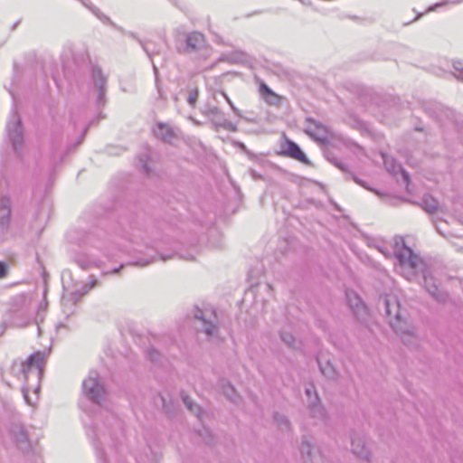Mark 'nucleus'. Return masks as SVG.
<instances>
[{
	"mask_svg": "<svg viewBox=\"0 0 463 463\" xmlns=\"http://www.w3.org/2000/svg\"><path fill=\"white\" fill-rule=\"evenodd\" d=\"M393 255L395 270L408 280L423 279L426 290L438 301L447 298L446 292L436 284L430 267L424 260L405 244L402 237L394 238Z\"/></svg>",
	"mask_w": 463,
	"mask_h": 463,
	"instance_id": "obj_1",
	"label": "nucleus"
},
{
	"mask_svg": "<svg viewBox=\"0 0 463 463\" xmlns=\"http://www.w3.org/2000/svg\"><path fill=\"white\" fill-rule=\"evenodd\" d=\"M383 306L390 326L401 335L402 339L405 342V337L412 336L414 328L407 323L397 298L395 297L384 298Z\"/></svg>",
	"mask_w": 463,
	"mask_h": 463,
	"instance_id": "obj_2",
	"label": "nucleus"
},
{
	"mask_svg": "<svg viewBox=\"0 0 463 463\" xmlns=\"http://www.w3.org/2000/svg\"><path fill=\"white\" fill-rule=\"evenodd\" d=\"M194 317L209 341L217 342L221 339L218 318L214 311L196 309Z\"/></svg>",
	"mask_w": 463,
	"mask_h": 463,
	"instance_id": "obj_3",
	"label": "nucleus"
},
{
	"mask_svg": "<svg viewBox=\"0 0 463 463\" xmlns=\"http://www.w3.org/2000/svg\"><path fill=\"white\" fill-rule=\"evenodd\" d=\"M82 390L89 400L99 405L101 404L106 394V390L99 383V375L95 372H91L83 381Z\"/></svg>",
	"mask_w": 463,
	"mask_h": 463,
	"instance_id": "obj_4",
	"label": "nucleus"
},
{
	"mask_svg": "<svg viewBox=\"0 0 463 463\" xmlns=\"http://www.w3.org/2000/svg\"><path fill=\"white\" fill-rule=\"evenodd\" d=\"M6 131L14 152L20 155L24 144V134L20 117L15 110H13L11 113L10 119L6 126Z\"/></svg>",
	"mask_w": 463,
	"mask_h": 463,
	"instance_id": "obj_5",
	"label": "nucleus"
},
{
	"mask_svg": "<svg viewBox=\"0 0 463 463\" xmlns=\"http://www.w3.org/2000/svg\"><path fill=\"white\" fill-rule=\"evenodd\" d=\"M97 279L90 276L88 281L79 289L64 295L62 298V307L65 314L70 315L73 313V307L91 289L97 285Z\"/></svg>",
	"mask_w": 463,
	"mask_h": 463,
	"instance_id": "obj_6",
	"label": "nucleus"
},
{
	"mask_svg": "<svg viewBox=\"0 0 463 463\" xmlns=\"http://www.w3.org/2000/svg\"><path fill=\"white\" fill-rule=\"evenodd\" d=\"M45 354L43 352H36L31 354L27 360L21 364V373L25 381L30 376H34L39 380L43 374V366L44 363Z\"/></svg>",
	"mask_w": 463,
	"mask_h": 463,
	"instance_id": "obj_7",
	"label": "nucleus"
},
{
	"mask_svg": "<svg viewBox=\"0 0 463 463\" xmlns=\"http://www.w3.org/2000/svg\"><path fill=\"white\" fill-rule=\"evenodd\" d=\"M204 44V35L199 32H192L185 34L184 43L176 41V49L179 52H194L201 50Z\"/></svg>",
	"mask_w": 463,
	"mask_h": 463,
	"instance_id": "obj_8",
	"label": "nucleus"
},
{
	"mask_svg": "<svg viewBox=\"0 0 463 463\" xmlns=\"http://www.w3.org/2000/svg\"><path fill=\"white\" fill-rule=\"evenodd\" d=\"M351 451L360 460L371 462L372 452L366 445L364 436L360 434H353L351 437Z\"/></svg>",
	"mask_w": 463,
	"mask_h": 463,
	"instance_id": "obj_9",
	"label": "nucleus"
},
{
	"mask_svg": "<svg viewBox=\"0 0 463 463\" xmlns=\"http://www.w3.org/2000/svg\"><path fill=\"white\" fill-rule=\"evenodd\" d=\"M345 296L347 304L352 309L355 317L358 320L364 322L366 320L368 312L365 305L363 303L358 294L353 290H347L345 292Z\"/></svg>",
	"mask_w": 463,
	"mask_h": 463,
	"instance_id": "obj_10",
	"label": "nucleus"
},
{
	"mask_svg": "<svg viewBox=\"0 0 463 463\" xmlns=\"http://www.w3.org/2000/svg\"><path fill=\"white\" fill-rule=\"evenodd\" d=\"M305 132L312 138L319 142H327L329 138L327 128L321 123L310 118H307Z\"/></svg>",
	"mask_w": 463,
	"mask_h": 463,
	"instance_id": "obj_11",
	"label": "nucleus"
},
{
	"mask_svg": "<svg viewBox=\"0 0 463 463\" xmlns=\"http://www.w3.org/2000/svg\"><path fill=\"white\" fill-rule=\"evenodd\" d=\"M383 164H384L386 170L388 172H390L391 174H392L394 176H396L398 181H400V179L398 177L400 175L402 181L406 185V190L409 191V188H408L409 184H410L409 174L392 156L383 155Z\"/></svg>",
	"mask_w": 463,
	"mask_h": 463,
	"instance_id": "obj_12",
	"label": "nucleus"
},
{
	"mask_svg": "<svg viewBox=\"0 0 463 463\" xmlns=\"http://www.w3.org/2000/svg\"><path fill=\"white\" fill-rule=\"evenodd\" d=\"M92 79L97 90V102L99 105H102L105 103L107 78L103 75L99 67L94 66L92 68Z\"/></svg>",
	"mask_w": 463,
	"mask_h": 463,
	"instance_id": "obj_13",
	"label": "nucleus"
},
{
	"mask_svg": "<svg viewBox=\"0 0 463 463\" xmlns=\"http://www.w3.org/2000/svg\"><path fill=\"white\" fill-rule=\"evenodd\" d=\"M11 214L10 200L5 196L0 197V239L8 229Z\"/></svg>",
	"mask_w": 463,
	"mask_h": 463,
	"instance_id": "obj_14",
	"label": "nucleus"
},
{
	"mask_svg": "<svg viewBox=\"0 0 463 463\" xmlns=\"http://www.w3.org/2000/svg\"><path fill=\"white\" fill-rule=\"evenodd\" d=\"M282 154L294 159H297L301 163L307 165L309 164L308 158L303 153L299 146L291 140H286L285 148L283 149Z\"/></svg>",
	"mask_w": 463,
	"mask_h": 463,
	"instance_id": "obj_15",
	"label": "nucleus"
},
{
	"mask_svg": "<svg viewBox=\"0 0 463 463\" xmlns=\"http://www.w3.org/2000/svg\"><path fill=\"white\" fill-rule=\"evenodd\" d=\"M154 134L164 142L172 143L176 137L175 129L168 124L158 122L154 128Z\"/></svg>",
	"mask_w": 463,
	"mask_h": 463,
	"instance_id": "obj_16",
	"label": "nucleus"
},
{
	"mask_svg": "<svg viewBox=\"0 0 463 463\" xmlns=\"http://www.w3.org/2000/svg\"><path fill=\"white\" fill-rule=\"evenodd\" d=\"M74 262L82 269H89L92 267L100 268L102 261L86 253H77L73 258Z\"/></svg>",
	"mask_w": 463,
	"mask_h": 463,
	"instance_id": "obj_17",
	"label": "nucleus"
},
{
	"mask_svg": "<svg viewBox=\"0 0 463 463\" xmlns=\"http://www.w3.org/2000/svg\"><path fill=\"white\" fill-rule=\"evenodd\" d=\"M10 432H11V435L14 438L16 445L21 449H25L29 447L28 436H27L25 430L24 429V427L22 425L14 424L11 427Z\"/></svg>",
	"mask_w": 463,
	"mask_h": 463,
	"instance_id": "obj_18",
	"label": "nucleus"
},
{
	"mask_svg": "<svg viewBox=\"0 0 463 463\" xmlns=\"http://www.w3.org/2000/svg\"><path fill=\"white\" fill-rule=\"evenodd\" d=\"M82 4L104 24L118 28L111 19L104 14L98 7L91 4L90 0L82 1Z\"/></svg>",
	"mask_w": 463,
	"mask_h": 463,
	"instance_id": "obj_19",
	"label": "nucleus"
},
{
	"mask_svg": "<svg viewBox=\"0 0 463 463\" xmlns=\"http://www.w3.org/2000/svg\"><path fill=\"white\" fill-rule=\"evenodd\" d=\"M420 207L429 213H434L440 210L438 201L430 194H425L422 197Z\"/></svg>",
	"mask_w": 463,
	"mask_h": 463,
	"instance_id": "obj_20",
	"label": "nucleus"
},
{
	"mask_svg": "<svg viewBox=\"0 0 463 463\" xmlns=\"http://www.w3.org/2000/svg\"><path fill=\"white\" fill-rule=\"evenodd\" d=\"M308 410L312 417L317 419H324L326 416V411L319 402L318 396H316L315 401H308Z\"/></svg>",
	"mask_w": 463,
	"mask_h": 463,
	"instance_id": "obj_21",
	"label": "nucleus"
},
{
	"mask_svg": "<svg viewBox=\"0 0 463 463\" xmlns=\"http://www.w3.org/2000/svg\"><path fill=\"white\" fill-rule=\"evenodd\" d=\"M317 363L321 373L328 379H335L338 376V372L329 360L325 363L317 360Z\"/></svg>",
	"mask_w": 463,
	"mask_h": 463,
	"instance_id": "obj_22",
	"label": "nucleus"
},
{
	"mask_svg": "<svg viewBox=\"0 0 463 463\" xmlns=\"http://www.w3.org/2000/svg\"><path fill=\"white\" fill-rule=\"evenodd\" d=\"M312 448V444L307 439H303L300 452L304 460L313 462Z\"/></svg>",
	"mask_w": 463,
	"mask_h": 463,
	"instance_id": "obj_23",
	"label": "nucleus"
},
{
	"mask_svg": "<svg viewBox=\"0 0 463 463\" xmlns=\"http://www.w3.org/2000/svg\"><path fill=\"white\" fill-rule=\"evenodd\" d=\"M220 387L222 389V392L227 398H229L232 402H235V389L229 382L222 380L220 383Z\"/></svg>",
	"mask_w": 463,
	"mask_h": 463,
	"instance_id": "obj_24",
	"label": "nucleus"
},
{
	"mask_svg": "<svg viewBox=\"0 0 463 463\" xmlns=\"http://www.w3.org/2000/svg\"><path fill=\"white\" fill-rule=\"evenodd\" d=\"M274 420L276 421L278 427L281 430H288L289 428H290V422L288 420V419L283 415V414H279V413H275L274 414Z\"/></svg>",
	"mask_w": 463,
	"mask_h": 463,
	"instance_id": "obj_25",
	"label": "nucleus"
},
{
	"mask_svg": "<svg viewBox=\"0 0 463 463\" xmlns=\"http://www.w3.org/2000/svg\"><path fill=\"white\" fill-rule=\"evenodd\" d=\"M221 118H222L220 120H215L216 127H221V128H224L225 130H228L231 132H236L238 130L237 126L234 123H232V121L226 119L223 115Z\"/></svg>",
	"mask_w": 463,
	"mask_h": 463,
	"instance_id": "obj_26",
	"label": "nucleus"
},
{
	"mask_svg": "<svg viewBox=\"0 0 463 463\" xmlns=\"http://www.w3.org/2000/svg\"><path fill=\"white\" fill-rule=\"evenodd\" d=\"M182 400L189 411H191L197 416H200L201 408L197 404H195L189 396L182 394Z\"/></svg>",
	"mask_w": 463,
	"mask_h": 463,
	"instance_id": "obj_27",
	"label": "nucleus"
},
{
	"mask_svg": "<svg viewBox=\"0 0 463 463\" xmlns=\"http://www.w3.org/2000/svg\"><path fill=\"white\" fill-rule=\"evenodd\" d=\"M199 96V90L197 87H192L188 90V95L186 97V100L188 104L192 107H194Z\"/></svg>",
	"mask_w": 463,
	"mask_h": 463,
	"instance_id": "obj_28",
	"label": "nucleus"
},
{
	"mask_svg": "<svg viewBox=\"0 0 463 463\" xmlns=\"http://www.w3.org/2000/svg\"><path fill=\"white\" fill-rule=\"evenodd\" d=\"M281 340L288 346L296 348V340L294 335L288 332H280Z\"/></svg>",
	"mask_w": 463,
	"mask_h": 463,
	"instance_id": "obj_29",
	"label": "nucleus"
},
{
	"mask_svg": "<svg viewBox=\"0 0 463 463\" xmlns=\"http://www.w3.org/2000/svg\"><path fill=\"white\" fill-rule=\"evenodd\" d=\"M203 114L209 118L213 116H219L221 118L223 114L217 106H208L203 109Z\"/></svg>",
	"mask_w": 463,
	"mask_h": 463,
	"instance_id": "obj_30",
	"label": "nucleus"
},
{
	"mask_svg": "<svg viewBox=\"0 0 463 463\" xmlns=\"http://www.w3.org/2000/svg\"><path fill=\"white\" fill-rule=\"evenodd\" d=\"M454 76L463 81V61H456L453 62Z\"/></svg>",
	"mask_w": 463,
	"mask_h": 463,
	"instance_id": "obj_31",
	"label": "nucleus"
},
{
	"mask_svg": "<svg viewBox=\"0 0 463 463\" xmlns=\"http://www.w3.org/2000/svg\"><path fill=\"white\" fill-rule=\"evenodd\" d=\"M433 223L436 228V231L441 234L442 236L446 237L449 234V232H446L444 229V226L447 225L446 222H442L441 220L433 219Z\"/></svg>",
	"mask_w": 463,
	"mask_h": 463,
	"instance_id": "obj_32",
	"label": "nucleus"
},
{
	"mask_svg": "<svg viewBox=\"0 0 463 463\" xmlns=\"http://www.w3.org/2000/svg\"><path fill=\"white\" fill-rule=\"evenodd\" d=\"M126 34L135 40H137L138 42V43L141 45L142 49L146 52V53L151 57V52L147 47V44L146 42L142 41L141 39H139L136 33H132V32H127Z\"/></svg>",
	"mask_w": 463,
	"mask_h": 463,
	"instance_id": "obj_33",
	"label": "nucleus"
},
{
	"mask_svg": "<svg viewBox=\"0 0 463 463\" xmlns=\"http://www.w3.org/2000/svg\"><path fill=\"white\" fill-rule=\"evenodd\" d=\"M326 158L328 161H330L333 165H335L340 170L346 171L345 165L343 162H341L340 160H338L337 158H335L334 156L331 157L329 154H326Z\"/></svg>",
	"mask_w": 463,
	"mask_h": 463,
	"instance_id": "obj_34",
	"label": "nucleus"
},
{
	"mask_svg": "<svg viewBox=\"0 0 463 463\" xmlns=\"http://www.w3.org/2000/svg\"><path fill=\"white\" fill-rule=\"evenodd\" d=\"M306 395L308 397V401H315L316 396H317L315 386L313 384H309L305 389Z\"/></svg>",
	"mask_w": 463,
	"mask_h": 463,
	"instance_id": "obj_35",
	"label": "nucleus"
},
{
	"mask_svg": "<svg viewBox=\"0 0 463 463\" xmlns=\"http://www.w3.org/2000/svg\"><path fill=\"white\" fill-rule=\"evenodd\" d=\"M264 99L266 100L267 103L275 105L279 102V96L277 94H275L274 92H272V93L267 94L264 97Z\"/></svg>",
	"mask_w": 463,
	"mask_h": 463,
	"instance_id": "obj_36",
	"label": "nucleus"
},
{
	"mask_svg": "<svg viewBox=\"0 0 463 463\" xmlns=\"http://www.w3.org/2000/svg\"><path fill=\"white\" fill-rule=\"evenodd\" d=\"M222 95L224 97V99H226V101L228 102V104L232 108V111L235 113V115L238 116V117H241V110L234 106V104L230 99V98L224 92H222Z\"/></svg>",
	"mask_w": 463,
	"mask_h": 463,
	"instance_id": "obj_37",
	"label": "nucleus"
},
{
	"mask_svg": "<svg viewBox=\"0 0 463 463\" xmlns=\"http://www.w3.org/2000/svg\"><path fill=\"white\" fill-rule=\"evenodd\" d=\"M147 159H148V156L146 155V159L143 157H140L139 161H140V164H141L144 173L146 175H149L151 172V169L148 166Z\"/></svg>",
	"mask_w": 463,
	"mask_h": 463,
	"instance_id": "obj_38",
	"label": "nucleus"
},
{
	"mask_svg": "<svg viewBox=\"0 0 463 463\" xmlns=\"http://www.w3.org/2000/svg\"><path fill=\"white\" fill-rule=\"evenodd\" d=\"M8 265L4 261H0V279H4L7 276Z\"/></svg>",
	"mask_w": 463,
	"mask_h": 463,
	"instance_id": "obj_39",
	"label": "nucleus"
},
{
	"mask_svg": "<svg viewBox=\"0 0 463 463\" xmlns=\"http://www.w3.org/2000/svg\"><path fill=\"white\" fill-rule=\"evenodd\" d=\"M149 358L151 361L153 362H156L158 360V357H159V353L155 350V349H150L148 350V353H147Z\"/></svg>",
	"mask_w": 463,
	"mask_h": 463,
	"instance_id": "obj_40",
	"label": "nucleus"
},
{
	"mask_svg": "<svg viewBox=\"0 0 463 463\" xmlns=\"http://www.w3.org/2000/svg\"><path fill=\"white\" fill-rule=\"evenodd\" d=\"M157 260V257H152L151 259L147 260V259H142L140 260H138L137 263L140 266H147L148 264H150L151 262L155 261Z\"/></svg>",
	"mask_w": 463,
	"mask_h": 463,
	"instance_id": "obj_41",
	"label": "nucleus"
},
{
	"mask_svg": "<svg viewBox=\"0 0 463 463\" xmlns=\"http://www.w3.org/2000/svg\"><path fill=\"white\" fill-rule=\"evenodd\" d=\"M260 91H261L263 97H265L267 94L273 92L266 84H261Z\"/></svg>",
	"mask_w": 463,
	"mask_h": 463,
	"instance_id": "obj_42",
	"label": "nucleus"
},
{
	"mask_svg": "<svg viewBox=\"0 0 463 463\" xmlns=\"http://www.w3.org/2000/svg\"><path fill=\"white\" fill-rule=\"evenodd\" d=\"M250 175L251 177L254 179V180H260V179H263V176L259 174L257 171L253 170V169H250Z\"/></svg>",
	"mask_w": 463,
	"mask_h": 463,
	"instance_id": "obj_43",
	"label": "nucleus"
},
{
	"mask_svg": "<svg viewBox=\"0 0 463 463\" xmlns=\"http://www.w3.org/2000/svg\"><path fill=\"white\" fill-rule=\"evenodd\" d=\"M181 257L183 259H184V260H195L194 254H192L190 252H188L186 255H182Z\"/></svg>",
	"mask_w": 463,
	"mask_h": 463,
	"instance_id": "obj_44",
	"label": "nucleus"
},
{
	"mask_svg": "<svg viewBox=\"0 0 463 463\" xmlns=\"http://www.w3.org/2000/svg\"><path fill=\"white\" fill-rule=\"evenodd\" d=\"M159 259L162 260H167L172 258V255L159 254Z\"/></svg>",
	"mask_w": 463,
	"mask_h": 463,
	"instance_id": "obj_45",
	"label": "nucleus"
},
{
	"mask_svg": "<svg viewBox=\"0 0 463 463\" xmlns=\"http://www.w3.org/2000/svg\"><path fill=\"white\" fill-rule=\"evenodd\" d=\"M119 269H120V268H115V269H113L111 271H104V272H103V274H104V275H108V274H109V273H118V270H119Z\"/></svg>",
	"mask_w": 463,
	"mask_h": 463,
	"instance_id": "obj_46",
	"label": "nucleus"
},
{
	"mask_svg": "<svg viewBox=\"0 0 463 463\" xmlns=\"http://www.w3.org/2000/svg\"><path fill=\"white\" fill-rule=\"evenodd\" d=\"M241 118L244 119L245 121L247 122H254V119L253 118H250V117H245L241 114V117H240Z\"/></svg>",
	"mask_w": 463,
	"mask_h": 463,
	"instance_id": "obj_47",
	"label": "nucleus"
},
{
	"mask_svg": "<svg viewBox=\"0 0 463 463\" xmlns=\"http://www.w3.org/2000/svg\"><path fill=\"white\" fill-rule=\"evenodd\" d=\"M222 118H219V116H213L211 118L212 122L215 125V120H220Z\"/></svg>",
	"mask_w": 463,
	"mask_h": 463,
	"instance_id": "obj_48",
	"label": "nucleus"
},
{
	"mask_svg": "<svg viewBox=\"0 0 463 463\" xmlns=\"http://www.w3.org/2000/svg\"><path fill=\"white\" fill-rule=\"evenodd\" d=\"M354 181H355V183H357V184H361L362 186H364V187H365V188H366V186L364 185V184L363 182H361L358 178H356V177H355V178H354ZM367 189H369V188L367 187Z\"/></svg>",
	"mask_w": 463,
	"mask_h": 463,
	"instance_id": "obj_49",
	"label": "nucleus"
},
{
	"mask_svg": "<svg viewBox=\"0 0 463 463\" xmlns=\"http://www.w3.org/2000/svg\"><path fill=\"white\" fill-rule=\"evenodd\" d=\"M379 250L383 253V255L388 256L389 252L385 251L383 248H379Z\"/></svg>",
	"mask_w": 463,
	"mask_h": 463,
	"instance_id": "obj_50",
	"label": "nucleus"
},
{
	"mask_svg": "<svg viewBox=\"0 0 463 463\" xmlns=\"http://www.w3.org/2000/svg\"><path fill=\"white\" fill-rule=\"evenodd\" d=\"M444 5V3L438 4V5H436L435 6L430 7L429 10H434L436 6H438V5Z\"/></svg>",
	"mask_w": 463,
	"mask_h": 463,
	"instance_id": "obj_51",
	"label": "nucleus"
},
{
	"mask_svg": "<svg viewBox=\"0 0 463 463\" xmlns=\"http://www.w3.org/2000/svg\"><path fill=\"white\" fill-rule=\"evenodd\" d=\"M24 399L26 400V402H27L28 403H30V402H29V400H28V397H27V394H26V392H25L24 391Z\"/></svg>",
	"mask_w": 463,
	"mask_h": 463,
	"instance_id": "obj_52",
	"label": "nucleus"
},
{
	"mask_svg": "<svg viewBox=\"0 0 463 463\" xmlns=\"http://www.w3.org/2000/svg\"><path fill=\"white\" fill-rule=\"evenodd\" d=\"M261 14V11H255L252 14Z\"/></svg>",
	"mask_w": 463,
	"mask_h": 463,
	"instance_id": "obj_53",
	"label": "nucleus"
},
{
	"mask_svg": "<svg viewBox=\"0 0 463 463\" xmlns=\"http://www.w3.org/2000/svg\"><path fill=\"white\" fill-rule=\"evenodd\" d=\"M106 256H107V259H108L109 260H112V256H110V255H109V254H108V255H106Z\"/></svg>",
	"mask_w": 463,
	"mask_h": 463,
	"instance_id": "obj_54",
	"label": "nucleus"
},
{
	"mask_svg": "<svg viewBox=\"0 0 463 463\" xmlns=\"http://www.w3.org/2000/svg\"><path fill=\"white\" fill-rule=\"evenodd\" d=\"M154 70H155V72L156 73L157 69L156 66H154Z\"/></svg>",
	"mask_w": 463,
	"mask_h": 463,
	"instance_id": "obj_55",
	"label": "nucleus"
}]
</instances>
